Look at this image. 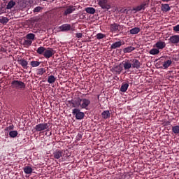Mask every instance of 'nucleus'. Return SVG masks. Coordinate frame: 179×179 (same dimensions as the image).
Instances as JSON below:
<instances>
[{
	"mask_svg": "<svg viewBox=\"0 0 179 179\" xmlns=\"http://www.w3.org/2000/svg\"><path fill=\"white\" fill-rule=\"evenodd\" d=\"M8 22H9V19H8V17H0V23H1L2 24H6V23H8Z\"/></svg>",
	"mask_w": 179,
	"mask_h": 179,
	"instance_id": "31",
	"label": "nucleus"
},
{
	"mask_svg": "<svg viewBox=\"0 0 179 179\" xmlns=\"http://www.w3.org/2000/svg\"><path fill=\"white\" fill-rule=\"evenodd\" d=\"M132 51H135V48L132 46H128L123 49V52L124 54H128L129 52H132Z\"/></svg>",
	"mask_w": 179,
	"mask_h": 179,
	"instance_id": "18",
	"label": "nucleus"
},
{
	"mask_svg": "<svg viewBox=\"0 0 179 179\" xmlns=\"http://www.w3.org/2000/svg\"><path fill=\"white\" fill-rule=\"evenodd\" d=\"M10 128H12V126H10Z\"/></svg>",
	"mask_w": 179,
	"mask_h": 179,
	"instance_id": "43",
	"label": "nucleus"
},
{
	"mask_svg": "<svg viewBox=\"0 0 179 179\" xmlns=\"http://www.w3.org/2000/svg\"><path fill=\"white\" fill-rule=\"evenodd\" d=\"M162 2H170V0H161Z\"/></svg>",
	"mask_w": 179,
	"mask_h": 179,
	"instance_id": "42",
	"label": "nucleus"
},
{
	"mask_svg": "<svg viewBox=\"0 0 179 179\" xmlns=\"http://www.w3.org/2000/svg\"><path fill=\"white\" fill-rule=\"evenodd\" d=\"M21 8H22V9H24V8H26V6H27V5L26 4V3L24 1H22V3L20 5Z\"/></svg>",
	"mask_w": 179,
	"mask_h": 179,
	"instance_id": "41",
	"label": "nucleus"
},
{
	"mask_svg": "<svg viewBox=\"0 0 179 179\" xmlns=\"http://www.w3.org/2000/svg\"><path fill=\"white\" fill-rule=\"evenodd\" d=\"M15 5H16V2H15L13 0H10L6 6V9H12V8L15 6Z\"/></svg>",
	"mask_w": 179,
	"mask_h": 179,
	"instance_id": "28",
	"label": "nucleus"
},
{
	"mask_svg": "<svg viewBox=\"0 0 179 179\" xmlns=\"http://www.w3.org/2000/svg\"><path fill=\"white\" fill-rule=\"evenodd\" d=\"M48 128V124L47 123H40L35 126L34 129L37 132H41L42 131H45Z\"/></svg>",
	"mask_w": 179,
	"mask_h": 179,
	"instance_id": "9",
	"label": "nucleus"
},
{
	"mask_svg": "<svg viewBox=\"0 0 179 179\" xmlns=\"http://www.w3.org/2000/svg\"><path fill=\"white\" fill-rule=\"evenodd\" d=\"M19 64L24 68L27 69V65H28L27 61L24 59H20L19 60Z\"/></svg>",
	"mask_w": 179,
	"mask_h": 179,
	"instance_id": "30",
	"label": "nucleus"
},
{
	"mask_svg": "<svg viewBox=\"0 0 179 179\" xmlns=\"http://www.w3.org/2000/svg\"><path fill=\"white\" fill-rule=\"evenodd\" d=\"M149 6V0H145L143 3H141L140 5L136 6L133 8V10L136 13V12H141V10H145V8H148Z\"/></svg>",
	"mask_w": 179,
	"mask_h": 179,
	"instance_id": "4",
	"label": "nucleus"
},
{
	"mask_svg": "<svg viewBox=\"0 0 179 179\" xmlns=\"http://www.w3.org/2000/svg\"><path fill=\"white\" fill-rule=\"evenodd\" d=\"M47 72V70L44 68H41L38 69L37 73L38 75H44Z\"/></svg>",
	"mask_w": 179,
	"mask_h": 179,
	"instance_id": "36",
	"label": "nucleus"
},
{
	"mask_svg": "<svg viewBox=\"0 0 179 179\" xmlns=\"http://www.w3.org/2000/svg\"><path fill=\"white\" fill-rule=\"evenodd\" d=\"M114 71H115V72H116V73L120 75V73H121V72H122V66H121V64L116 66L114 68Z\"/></svg>",
	"mask_w": 179,
	"mask_h": 179,
	"instance_id": "27",
	"label": "nucleus"
},
{
	"mask_svg": "<svg viewBox=\"0 0 179 179\" xmlns=\"http://www.w3.org/2000/svg\"><path fill=\"white\" fill-rule=\"evenodd\" d=\"M57 80V78L55 76L51 75L48 77V82L51 85L52 83H55V81Z\"/></svg>",
	"mask_w": 179,
	"mask_h": 179,
	"instance_id": "21",
	"label": "nucleus"
},
{
	"mask_svg": "<svg viewBox=\"0 0 179 179\" xmlns=\"http://www.w3.org/2000/svg\"><path fill=\"white\" fill-rule=\"evenodd\" d=\"M43 10V7L41 6H37L36 7L34 10H33V12L34 13H37V12H40L41 10Z\"/></svg>",
	"mask_w": 179,
	"mask_h": 179,
	"instance_id": "38",
	"label": "nucleus"
},
{
	"mask_svg": "<svg viewBox=\"0 0 179 179\" xmlns=\"http://www.w3.org/2000/svg\"><path fill=\"white\" fill-rule=\"evenodd\" d=\"M162 9L163 12H169V10H170V6H169L167 3L162 4Z\"/></svg>",
	"mask_w": 179,
	"mask_h": 179,
	"instance_id": "29",
	"label": "nucleus"
},
{
	"mask_svg": "<svg viewBox=\"0 0 179 179\" xmlns=\"http://www.w3.org/2000/svg\"><path fill=\"white\" fill-rule=\"evenodd\" d=\"M54 54H55V50H54L52 48H47L45 50L43 56L45 58H51Z\"/></svg>",
	"mask_w": 179,
	"mask_h": 179,
	"instance_id": "10",
	"label": "nucleus"
},
{
	"mask_svg": "<svg viewBox=\"0 0 179 179\" xmlns=\"http://www.w3.org/2000/svg\"><path fill=\"white\" fill-rule=\"evenodd\" d=\"M34 38H36V35H34V34L31 33L27 34L24 41V45L30 47L33 43V41H34Z\"/></svg>",
	"mask_w": 179,
	"mask_h": 179,
	"instance_id": "3",
	"label": "nucleus"
},
{
	"mask_svg": "<svg viewBox=\"0 0 179 179\" xmlns=\"http://www.w3.org/2000/svg\"><path fill=\"white\" fill-rule=\"evenodd\" d=\"M121 45H122V43H121V41H117L112 44L110 48L112 50H115V48H120Z\"/></svg>",
	"mask_w": 179,
	"mask_h": 179,
	"instance_id": "19",
	"label": "nucleus"
},
{
	"mask_svg": "<svg viewBox=\"0 0 179 179\" xmlns=\"http://www.w3.org/2000/svg\"><path fill=\"white\" fill-rule=\"evenodd\" d=\"M43 1H47V0H43Z\"/></svg>",
	"mask_w": 179,
	"mask_h": 179,
	"instance_id": "44",
	"label": "nucleus"
},
{
	"mask_svg": "<svg viewBox=\"0 0 179 179\" xmlns=\"http://www.w3.org/2000/svg\"><path fill=\"white\" fill-rule=\"evenodd\" d=\"M129 86V85H128L127 83L122 85L121 86L120 91L125 92L127 90H128Z\"/></svg>",
	"mask_w": 179,
	"mask_h": 179,
	"instance_id": "33",
	"label": "nucleus"
},
{
	"mask_svg": "<svg viewBox=\"0 0 179 179\" xmlns=\"http://www.w3.org/2000/svg\"><path fill=\"white\" fill-rule=\"evenodd\" d=\"M85 12L90 13V15H94L96 13V10L93 7H87L85 8Z\"/></svg>",
	"mask_w": 179,
	"mask_h": 179,
	"instance_id": "20",
	"label": "nucleus"
},
{
	"mask_svg": "<svg viewBox=\"0 0 179 179\" xmlns=\"http://www.w3.org/2000/svg\"><path fill=\"white\" fill-rule=\"evenodd\" d=\"M173 31H179V24H178V25H176V26H175V27H173Z\"/></svg>",
	"mask_w": 179,
	"mask_h": 179,
	"instance_id": "40",
	"label": "nucleus"
},
{
	"mask_svg": "<svg viewBox=\"0 0 179 179\" xmlns=\"http://www.w3.org/2000/svg\"><path fill=\"white\" fill-rule=\"evenodd\" d=\"M24 172L25 174H31L33 173V169L31 166H25L24 168Z\"/></svg>",
	"mask_w": 179,
	"mask_h": 179,
	"instance_id": "25",
	"label": "nucleus"
},
{
	"mask_svg": "<svg viewBox=\"0 0 179 179\" xmlns=\"http://www.w3.org/2000/svg\"><path fill=\"white\" fill-rule=\"evenodd\" d=\"M72 114L76 115V120H83L85 118V113L80 111L79 108L73 109Z\"/></svg>",
	"mask_w": 179,
	"mask_h": 179,
	"instance_id": "7",
	"label": "nucleus"
},
{
	"mask_svg": "<svg viewBox=\"0 0 179 179\" xmlns=\"http://www.w3.org/2000/svg\"><path fill=\"white\" fill-rule=\"evenodd\" d=\"M124 27L120 25V24L113 23L110 24V30L111 33H118L120 30H122Z\"/></svg>",
	"mask_w": 179,
	"mask_h": 179,
	"instance_id": "5",
	"label": "nucleus"
},
{
	"mask_svg": "<svg viewBox=\"0 0 179 179\" xmlns=\"http://www.w3.org/2000/svg\"><path fill=\"white\" fill-rule=\"evenodd\" d=\"M141 31V29L139 27H134L130 29L129 33L130 34H138Z\"/></svg>",
	"mask_w": 179,
	"mask_h": 179,
	"instance_id": "23",
	"label": "nucleus"
},
{
	"mask_svg": "<svg viewBox=\"0 0 179 179\" xmlns=\"http://www.w3.org/2000/svg\"><path fill=\"white\" fill-rule=\"evenodd\" d=\"M99 5L103 10H108L111 8V6L108 3V0H97Z\"/></svg>",
	"mask_w": 179,
	"mask_h": 179,
	"instance_id": "6",
	"label": "nucleus"
},
{
	"mask_svg": "<svg viewBox=\"0 0 179 179\" xmlns=\"http://www.w3.org/2000/svg\"><path fill=\"white\" fill-rule=\"evenodd\" d=\"M171 64H173V61H171V59L164 62L162 64L163 69H167V68H169Z\"/></svg>",
	"mask_w": 179,
	"mask_h": 179,
	"instance_id": "17",
	"label": "nucleus"
},
{
	"mask_svg": "<svg viewBox=\"0 0 179 179\" xmlns=\"http://www.w3.org/2000/svg\"><path fill=\"white\" fill-rule=\"evenodd\" d=\"M160 52V50H159L158 48H152L150 50L149 54L150 55H157Z\"/></svg>",
	"mask_w": 179,
	"mask_h": 179,
	"instance_id": "24",
	"label": "nucleus"
},
{
	"mask_svg": "<svg viewBox=\"0 0 179 179\" xmlns=\"http://www.w3.org/2000/svg\"><path fill=\"white\" fill-rule=\"evenodd\" d=\"M172 132L176 134H179V125H176L172 127Z\"/></svg>",
	"mask_w": 179,
	"mask_h": 179,
	"instance_id": "35",
	"label": "nucleus"
},
{
	"mask_svg": "<svg viewBox=\"0 0 179 179\" xmlns=\"http://www.w3.org/2000/svg\"><path fill=\"white\" fill-rule=\"evenodd\" d=\"M169 40H170L171 43H172V44H178V43H179V36L178 35H173V36L170 37Z\"/></svg>",
	"mask_w": 179,
	"mask_h": 179,
	"instance_id": "16",
	"label": "nucleus"
},
{
	"mask_svg": "<svg viewBox=\"0 0 179 179\" xmlns=\"http://www.w3.org/2000/svg\"><path fill=\"white\" fill-rule=\"evenodd\" d=\"M45 52V48L44 47H39L37 50L36 52L37 54H39V55H44V52Z\"/></svg>",
	"mask_w": 179,
	"mask_h": 179,
	"instance_id": "26",
	"label": "nucleus"
},
{
	"mask_svg": "<svg viewBox=\"0 0 179 179\" xmlns=\"http://www.w3.org/2000/svg\"><path fill=\"white\" fill-rule=\"evenodd\" d=\"M97 40H101L102 38H104L106 37V35L102 33H99L96 36Z\"/></svg>",
	"mask_w": 179,
	"mask_h": 179,
	"instance_id": "37",
	"label": "nucleus"
},
{
	"mask_svg": "<svg viewBox=\"0 0 179 179\" xmlns=\"http://www.w3.org/2000/svg\"><path fill=\"white\" fill-rule=\"evenodd\" d=\"M71 24H64L62 26L59 27V31H69L71 30Z\"/></svg>",
	"mask_w": 179,
	"mask_h": 179,
	"instance_id": "15",
	"label": "nucleus"
},
{
	"mask_svg": "<svg viewBox=\"0 0 179 179\" xmlns=\"http://www.w3.org/2000/svg\"><path fill=\"white\" fill-rule=\"evenodd\" d=\"M154 47L157 48L159 50H163V48H166V42L159 41L154 45Z\"/></svg>",
	"mask_w": 179,
	"mask_h": 179,
	"instance_id": "14",
	"label": "nucleus"
},
{
	"mask_svg": "<svg viewBox=\"0 0 179 179\" xmlns=\"http://www.w3.org/2000/svg\"><path fill=\"white\" fill-rule=\"evenodd\" d=\"M102 117L104 118V120H107V118H110V114L109 110H105L102 112L101 113Z\"/></svg>",
	"mask_w": 179,
	"mask_h": 179,
	"instance_id": "22",
	"label": "nucleus"
},
{
	"mask_svg": "<svg viewBox=\"0 0 179 179\" xmlns=\"http://www.w3.org/2000/svg\"><path fill=\"white\" fill-rule=\"evenodd\" d=\"M64 155V154L63 150H57L53 152V157L55 160H59V159L62 157Z\"/></svg>",
	"mask_w": 179,
	"mask_h": 179,
	"instance_id": "12",
	"label": "nucleus"
},
{
	"mask_svg": "<svg viewBox=\"0 0 179 179\" xmlns=\"http://www.w3.org/2000/svg\"><path fill=\"white\" fill-rule=\"evenodd\" d=\"M11 86L13 89L17 90H24L26 89V84L20 80H13L11 82Z\"/></svg>",
	"mask_w": 179,
	"mask_h": 179,
	"instance_id": "2",
	"label": "nucleus"
},
{
	"mask_svg": "<svg viewBox=\"0 0 179 179\" xmlns=\"http://www.w3.org/2000/svg\"><path fill=\"white\" fill-rule=\"evenodd\" d=\"M17 131H11L9 132L10 138H16L17 136Z\"/></svg>",
	"mask_w": 179,
	"mask_h": 179,
	"instance_id": "34",
	"label": "nucleus"
},
{
	"mask_svg": "<svg viewBox=\"0 0 179 179\" xmlns=\"http://www.w3.org/2000/svg\"><path fill=\"white\" fill-rule=\"evenodd\" d=\"M130 62L131 64V68L139 69L141 68V62L136 59H130Z\"/></svg>",
	"mask_w": 179,
	"mask_h": 179,
	"instance_id": "11",
	"label": "nucleus"
},
{
	"mask_svg": "<svg viewBox=\"0 0 179 179\" xmlns=\"http://www.w3.org/2000/svg\"><path fill=\"white\" fill-rule=\"evenodd\" d=\"M41 62H37V61H32L30 63L31 66H32V68H36V66H40Z\"/></svg>",
	"mask_w": 179,
	"mask_h": 179,
	"instance_id": "32",
	"label": "nucleus"
},
{
	"mask_svg": "<svg viewBox=\"0 0 179 179\" xmlns=\"http://www.w3.org/2000/svg\"><path fill=\"white\" fill-rule=\"evenodd\" d=\"M70 103L74 108L89 110V106H90L92 101H90V99H87L86 98H77L71 100Z\"/></svg>",
	"mask_w": 179,
	"mask_h": 179,
	"instance_id": "1",
	"label": "nucleus"
},
{
	"mask_svg": "<svg viewBox=\"0 0 179 179\" xmlns=\"http://www.w3.org/2000/svg\"><path fill=\"white\" fill-rule=\"evenodd\" d=\"M83 36L82 33L76 34V37H77V38H82Z\"/></svg>",
	"mask_w": 179,
	"mask_h": 179,
	"instance_id": "39",
	"label": "nucleus"
},
{
	"mask_svg": "<svg viewBox=\"0 0 179 179\" xmlns=\"http://www.w3.org/2000/svg\"><path fill=\"white\" fill-rule=\"evenodd\" d=\"M122 64L123 68L125 71H128L129 69H131V68H132L130 59L123 61L122 62Z\"/></svg>",
	"mask_w": 179,
	"mask_h": 179,
	"instance_id": "13",
	"label": "nucleus"
},
{
	"mask_svg": "<svg viewBox=\"0 0 179 179\" xmlns=\"http://www.w3.org/2000/svg\"><path fill=\"white\" fill-rule=\"evenodd\" d=\"M64 9H66L64 13V16H68V15H71V13H73L75 10H76V7L73 6H64L62 7Z\"/></svg>",
	"mask_w": 179,
	"mask_h": 179,
	"instance_id": "8",
	"label": "nucleus"
}]
</instances>
